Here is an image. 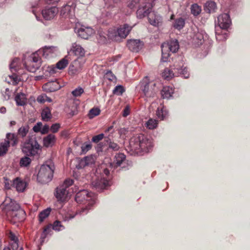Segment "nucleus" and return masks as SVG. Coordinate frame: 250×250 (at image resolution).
I'll return each mask as SVG.
<instances>
[{"mask_svg":"<svg viewBox=\"0 0 250 250\" xmlns=\"http://www.w3.org/2000/svg\"><path fill=\"white\" fill-rule=\"evenodd\" d=\"M154 146L151 137L142 133L133 136L129 141V146L131 150L138 153L143 151L148 152Z\"/></svg>","mask_w":250,"mask_h":250,"instance_id":"1","label":"nucleus"},{"mask_svg":"<svg viewBox=\"0 0 250 250\" xmlns=\"http://www.w3.org/2000/svg\"><path fill=\"white\" fill-rule=\"evenodd\" d=\"M2 206L4 207L8 215L16 218L18 220H22L24 218L25 215V211L21 208L18 204L10 198H6L2 203Z\"/></svg>","mask_w":250,"mask_h":250,"instance_id":"2","label":"nucleus"},{"mask_svg":"<svg viewBox=\"0 0 250 250\" xmlns=\"http://www.w3.org/2000/svg\"><path fill=\"white\" fill-rule=\"evenodd\" d=\"M75 200L80 204H87V205L82 208L80 210L81 214H86L88 209L95 203L93 193L85 189L81 190L77 193Z\"/></svg>","mask_w":250,"mask_h":250,"instance_id":"3","label":"nucleus"},{"mask_svg":"<svg viewBox=\"0 0 250 250\" xmlns=\"http://www.w3.org/2000/svg\"><path fill=\"white\" fill-rule=\"evenodd\" d=\"M163 77L165 79L169 80L174 76H181L184 78H188L189 77V73L186 67H185L183 62L179 64H174V67L172 70L168 68H166L163 73Z\"/></svg>","mask_w":250,"mask_h":250,"instance_id":"4","label":"nucleus"},{"mask_svg":"<svg viewBox=\"0 0 250 250\" xmlns=\"http://www.w3.org/2000/svg\"><path fill=\"white\" fill-rule=\"evenodd\" d=\"M54 170L53 165H42L37 175V181L42 184L49 183L53 177Z\"/></svg>","mask_w":250,"mask_h":250,"instance_id":"5","label":"nucleus"},{"mask_svg":"<svg viewBox=\"0 0 250 250\" xmlns=\"http://www.w3.org/2000/svg\"><path fill=\"white\" fill-rule=\"evenodd\" d=\"M41 146L35 138H29L21 146L22 152L28 156H34L39 153Z\"/></svg>","mask_w":250,"mask_h":250,"instance_id":"6","label":"nucleus"},{"mask_svg":"<svg viewBox=\"0 0 250 250\" xmlns=\"http://www.w3.org/2000/svg\"><path fill=\"white\" fill-rule=\"evenodd\" d=\"M132 27L127 24L120 26L116 29L111 28L108 32V37L115 41H119L121 39L125 38L130 31Z\"/></svg>","mask_w":250,"mask_h":250,"instance_id":"7","label":"nucleus"},{"mask_svg":"<svg viewBox=\"0 0 250 250\" xmlns=\"http://www.w3.org/2000/svg\"><path fill=\"white\" fill-rule=\"evenodd\" d=\"M73 184V180L67 179L56 188L55 195L58 201L64 202L69 199L70 196L69 187Z\"/></svg>","mask_w":250,"mask_h":250,"instance_id":"8","label":"nucleus"},{"mask_svg":"<svg viewBox=\"0 0 250 250\" xmlns=\"http://www.w3.org/2000/svg\"><path fill=\"white\" fill-rule=\"evenodd\" d=\"M179 48V42L177 40H171L167 43H163L161 45V60L163 62H167L169 57V52L170 51L172 53H175L178 51Z\"/></svg>","mask_w":250,"mask_h":250,"instance_id":"9","label":"nucleus"},{"mask_svg":"<svg viewBox=\"0 0 250 250\" xmlns=\"http://www.w3.org/2000/svg\"><path fill=\"white\" fill-rule=\"evenodd\" d=\"M156 91L155 83L145 81L141 83L140 92L141 96L144 98L145 100L148 101L149 99L154 97Z\"/></svg>","mask_w":250,"mask_h":250,"instance_id":"10","label":"nucleus"},{"mask_svg":"<svg viewBox=\"0 0 250 250\" xmlns=\"http://www.w3.org/2000/svg\"><path fill=\"white\" fill-rule=\"evenodd\" d=\"M41 58L36 52L32 54L27 62L24 65L26 69L31 72H35L41 65Z\"/></svg>","mask_w":250,"mask_h":250,"instance_id":"11","label":"nucleus"},{"mask_svg":"<svg viewBox=\"0 0 250 250\" xmlns=\"http://www.w3.org/2000/svg\"><path fill=\"white\" fill-rule=\"evenodd\" d=\"M109 174V171L105 168L103 170V173L101 176L100 179L99 178L93 181L92 185L98 190H101L109 186V181L106 179V177Z\"/></svg>","mask_w":250,"mask_h":250,"instance_id":"12","label":"nucleus"},{"mask_svg":"<svg viewBox=\"0 0 250 250\" xmlns=\"http://www.w3.org/2000/svg\"><path fill=\"white\" fill-rule=\"evenodd\" d=\"M76 4L73 2H69L62 7L61 10V16L64 19H73L74 16V11Z\"/></svg>","mask_w":250,"mask_h":250,"instance_id":"13","label":"nucleus"},{"mask_svg":"<svg viewBox=\"0 0 250 250\" xmlns=\"http://www.w3.org/2000/svg\"><path fill=\"white\" fill-rule=\"evenodd\" d=\"M59 0H39L38 1H34L31 3L32 12L35 15L37 20L39 21L40 18L38 16V14L40 12L42 5L45 3L53 4Z\"/></svg>","mask_w":250,"mask_h":250,"instance_id":"14","label":"nucleus"},{"mask_svg":"<svg viewBox=\"0 0 250 250\" xmlns=\"http://www.w3.org/2000/svg\"><path fill=\"white\" fill-rule=\"evenodd\" d=\"M58 12V9L56 6L46 7L42 10V17L46 20H50L54 18Z\"/></svg>","mask_w":250,"mask_h":250,"instance_id":"15","label":"nucleus"},{"mask_svg":"<svg viewBox=\"0 0 250 250\" xmlns=\"http://www.w3.org/2000/svg\"><path fill=\"white\" fill-rule=\"evenodd\" d=\"M58 49L56 47L45 46L43 48L37 51L36 53H38L39 55L42 54L44 58H47L49 57H53L54 54L56 55V53L58 52Z\"/></svg>","mask_w":250,"mask_h":250,"instance_id":"16","label":"nucleus"},{"mask_svg":"<svg viewBox=\"0 0 250 250\" xmlns=\"http://www.w3.org/2000/svg\"><path fill=\"white\" fill-rule=\"evenodd\" d=\"M218 21L219 26L222 29H228L230 24L231 21L229 14L227 13L223 14L218 17Z\"/></svg>","mask_w":250,"mask_h":250,"instance_id":"17","label":"nucleus"},{"mask_svg":"<svg viewBox=\"0 0 250 250\" xmlns=\"http://www.w3.org/2000/svg\"><path fill=\"white\" fill-rule=\"evenodd\" d=\"M152 7L151 3H147L139 7L136 12L137 17L142 19L147 16L148 17L149 13L151 12Z\"/></svg>","mask_w":250,"mask_h":250,"instance_id":"18","label":"nucleus"},{"mask_svg":"<svg viewBox=\"0 0 250 250\" xmlns=\"http://www.w3.org/2000/svg\"><path fill=\"white\" fill-rule=\"evenodd\" d=\"M127 46L131 51L137 52L143 48L144 43L139 40H130L127 42Z\"/></svg>","mask_w":250,"mask_h":250,"instance_id":"19","label":"nucleus"},{"mask_svg":"<svg viewBox=\"0 0 250 250\" xmlns=\"http://www.w3.org/2000/svg\"><path fill=\"white\" fill-rule=\"evenodd\" d=\"M76 32L78 36L84 39H87L94 33L92 28L89 27L82 26L78 29H76Z\"/></svg>","mask_w":250,"mask_h":250,"instance_id":"20","label":"nucleus"},{"mask_svg":"<svg viewBox=\"0 0 250 250\" xmlns=\"http://www.w3.org/2000/svg\"><path fill=\"white\" fill-rule=\"evenodd\" d=\"M42 88L46 92H52L60 89L61 85L58 82H49L43 85Z\"/></svg>","mask_w":250,"mask_h":250,"instance_id":"21","label":"nucleus"},{"mask_svg":"<svg viewBox=\"0 0 250 250\" xmlns=\"http://www.w3.org/2000/svg\"><path fill=\"white\" fill-rule=\"evenodd\" d=\"M206 38H207V35L205 32L201 30H198L193 37V41L195 44L199 45L203 43Z\"/></svg>","mask_w":250,"mask_h":250,"instance_id":"22","label":"nucleus"},{"mask_svg":"<svg viewBox=\"0 0 250 250\" xmlns=\"http://www.w3.org/2000/svg\"><path fill=\"white\" fill-rule=\"evenodd\" d=\"M95 162V157L92 155L87 156L81 160L79 165L77 166L78 168H82L86 166L92 165Z\"/></svg>","mask_w":250,"mask_h":250,"instance_id":"23","label":"nucleus"},{"mask_svg":"<svg viewBox=\"0 0 250 250\" xmlns=\"http://www.w3.org/2000/svg\"><path fill=\"white\" fill-rule=\"evenodd\" d=\"M82 65L80 62L77 60L74 61L69 67V73L72 75H75L81 71Z\"/></svg>","mask_w":250,"mask_h":250,"instance_id":"24","label":"nucleus"},{"mask_svg":"<svg viewBox=\"0 0 250 250\" xmlns=\"http://www.w3.org/2000/svg\"><path fill=\"white\" fill-rule=\"evenodd\" d=\"M26 187V182L21 178H17L13 181V187L19 192H23Z\"/></svg>","mask_w":250,"mask_h":250,"instance_id":"25","label":"nucleus"},{"mask_svg":"<svg viewBox=\"0 0 250 250\" xmlns=\"http://www.w3.org/2000/svg\"><path fill=\"white\" fill-rule=\"evenodd\" d=\"M70 51H72L75 55L78 57H83L85 54L84 49L80 44L76 43H73L72 44Z\"/></svg>","mask_w":250,"mask_h":250,"instance_id":"26","label":"nucleus"},{"mask_svg":"<svg viewBox=\"0 0 250 250\" xmlns=\"http://www.w3.org/2000/svg\"><path fill=\"white\" fill-rule=\"evenodd\" d=\"M148 19L149 23L154 26H158L159 23L161 21V17L156 15L154 11H151L149 13Z\"/></svg>","mask_w":250,"mask_h":250,"instance_id":"27","label":"nucleus"},{"mask_svg":"<svg viewBox=\"0 0 250 250\" xmlns=\"http://www.w3.org/2000/svg\"><path fill=\"white\" fill-rule=\"evenodd\" d=\"M55 142L56 137L53 134H48L43 140V145L47 147L52 146L55 144Z\"/></svg>","mask_w":250,"mask_h":250,"instance_id":"28","label":"nucleus"},{"mask_svg":"<svg viewBox=\"0 0 250 250\" xmlns=\"http://www.w3.org/2000/svg\"><path fill=\"white\" fill-rule=\"evenodd\" d=\"M125 159V156L123 153H118L115 155L111 165L114 167H119Z\"/></svg>","mask_w":250,"mask_h":250,"instance_id":"29","label":"nucleus"},{"mask_svg":"<svg viewBox=\"0 0 250 250\" xmlns=\"http://www.w3.org/2000/svg\"><path fill=\"white\" fill-rule=\"evenodd\" d=\"M5 141L8 142L9 146H16L18 143L17 136L14 133H7Z\"/></svg>","mask_w":250,"mask_h":250,"instance_id":"30","label":"nucleus"},{"mask_svg":"<svg viewBox=\"0 0 250 250\" xmlns=\"http://www.w3.org/2000/svg\"><path fill=\"white\" fill-rule=\"evenodd\" d=\"M15 101L18 105L23 106L26 103L27 98L26 95L22 93H19L15 97Z\"/></svg>","mask_w":250,"mask_h":250,"instance_id":"31","label":"nucleus"},{"mask_svg":"<svg viewBox=\"0 0 250 250\" xmlns=\"http://www.w3.org/2000/svg\"><path fill=\"white\" fill-rule=\"evenodd\" d=\"M174 92L173 88L170 86H164L161 91V95L163 98L168 99L171 97Z\"/></svg>","mask_w":250,"mask_h":250,"instance_id":"32","label":"nucleus"},{"mask_svg":"<svg viewBox=\"0 0 250 250\" xmlns=\"http://www.w3.org/2000/svg\"><path fill=\"white\" fill-rule=\"evenodd\" d=\"M156 114L159 119L163 120L165 119L168 116V112L166 107L164 106L159 107L157 108Z\"/></svg>","mask_w":250,"mask_h":250,"instance_id":"33","label":"nucleus"},{"mask_svg":"<svg viewBox=\"0 0 250 250\" xmlns=\"http://www.w3.org/2000/svg\"><path fill=\"white\" fill-rule=\"evenodd\" d=\"M42 121L48 122L52 118L51 110L48 107L44 108L41 113Z\"/></svg>","mask_w":250,"mask_h":250,"instance_id":"34","label":"nucleus"},{"mask_svg":"<svg viewBox=\"0 0 250 250\" xmlns=\"http://www.w3.org/2000/svg\"><path fill=\"white\" fill-rule=\"evenodd\" d=\"M29 130V126L27 125L21 126L18 130L17 135L22 138H24L28 134Z\"/></svg>","mask_w":250,"mask_h":250,"instance_id":"35","label":"nucleus"},{"mask_svg":"<svg viewBox=\"0 0 250 250\" xmlns=\"http://www.w3.org/2000/svg\"><path fill=\"white\" fill-rule=\"evenodd\" d=\"M216 9V3L212 1H208L205 4V10L210 13L211 12H214Z\"/></svg>","mask_w":250,"mask_h":250,"instance_id":"36","label":"nucleus"},{"mask_svg":"<svg viewBox=\"0 0 250 250\" xmlns=\"http://www.w3.org/2000/svg\"><path fill=\"white\" fill-rule=\"evenodd\" d=\"M51 208H50L44 209L41 211L39 214V220L40 223L42 222L45 218H46L50 213Z\"/></svg>","mask_w":250,"mask_h":250,"instance_id":"37","label":"nucleus"},{"mask_svg":"<svg viewBox=\"0 0 250 250\" xmlns=\"http://www.w3.org/2000/svg\"><path fill=\"white\" fill-rule=\"evenodd\" d=\"M191 13L195 16L199 15L202 11L201 7L197 3H194L191 5L190 7Z\"/></svg>","mask_w":250,"mask_h":250,"instance_id":"38","label":"nucleus"},{"mask_svg":"<svg viewBox=\"0 0 250 250\" xmlns=\"http://www.w3.org/2000/svg\"><path fill=\"white\" fill-rule=\"evenodd\" d=\"M27 155L22 157L20 161V165L21 167H27L31 163V159Z\"/></svg>","mask_w":250,"mask_h":250,"instance_id":"39","label":"nucleus"},{"mask_svg":"<svg viewBox=\"0 0 250 250\" xmlns=\"http://www.w3.org/2000/svg\"><path fill=\"white\" fill-rule=\"evenodd\" d=\"M185 22L182 18H180L175 20L173 26L175 28L180 30L184 26Z\"/></svg>","mask_w":250,"mask_h":250,"instance_id":"40","label":"nucleus"},{"mask_svg":"<svg viewBox=\"0 0 250 250\" xmlns=\"http://www.w3.org/2000/svg\"><path fill=\"white\" fill-rule=\"evenodd\" d=\"M157 124L158 123L157 120L153 119H150L145 123V126L149 129H153L157 126Z\"/></svg>","mask_w":250,"mask_h":250,"instance_id":"41","label":"nucleus"},{"mask_svg":"<svg viewBox=\"0 0 250 250\" xmlns=\"http://www.w3.org/2000/svg\"><path fill=\"white\" fill-rule=\"evenodd\" d=\"M9 147V143L8 142L4 141L0 144V155H3L8 150V148Z\"/></svg>","mask_w":250,"mask_h":250,"instance_id":"42","label":"nucleus"},{"mask_svg":"<svg viewBox=\"0 0 250 250\" xmlns=\"http://www.w3.org/2000/svg\"><path fill=\"white\" fill-rule=\"evenodd\" d=\"M68 61L65 58L62 59L56 64V67L59 69H63L67 65Z\"/></svg>","mask_w":250,"mask_h":250,"instance_id":"43","label":"nucleus"},{"mask_svg":"<svg viewBox=\"0 0 250 250\" xmlns=\"http://www.w3.org/2000/svg\"><path fill=\"white\" fill-rule=\"evenodd\" d=\"M106 141L108 144V148L109 149H111L114 151H117L119 149V146L115 143L112 142L109 138H108V139H106Z\"/></svg>","mask_w":250,"mask_h":250,"instance_id":"44","label":"nucleus"},{"mask_svg":"<svg viewBox=\"0 0 250 250\" xmlns=\"http://www.w3.org/2000/svg\"><path fill=\"white\" fill-rule=\"evenodd\" d=\"M100 110L98 108H93L90 110L88 113L89 119H92L94 117L98 116L100 113Z\"/></svg>","mask_w":250,"mask_h":250,"instance_id":"45","label":"nucleus"},{"mask_svg":"<svg viewBox=\"0 0 250 250\" xmlns=\"http://www.w3.org/2000/svg\"><path fill=\"white\" fill-rule=\"evenodd\" d=\"M228 34L226 31L222 32L221 34L217 33L216 35V39L219 41H225L227 39Z\"/></svg>","mask_w":250,"mask_h":250,"instance_id":"46","label":"nucleus"},{"mask_svg":"<svg viewBox=\"0 0 250 250\" xmlns=\"http://www.w3.org/2000/svg\"><path fill=\"white\" fill-rule=\"evenodd\" d=\"M83 92V89L81 87H78L72 91V94L76 97L80 96Z\"/></svg>","mask_w":250,"mask_h":250,"instance_id":"47","label":"nucleus"},{"mask_svg":"<svg viewBox=\"0 0 250 250\" xmlns=\"http://www.w3.org/2000/svg\"><path fill=\"white\" fill-rule=\"evenodd\" d=\"M19 62V59L18 58H15L13 60L11 63H10L9 67L11 71L13 70L16 71L18 70L17 64Z\"/></svg>","mask_w":250,"mask_h":250,"instance_id":"48","label":"nucleus"},{"mask_svg":"<svg viewBox=\"0 0 250 250\" xmlns=\"http://www.w3.org/2000/svg\"><path fill=\"white\" fill-rule=\"evenodd\" d=\"M124 91V87L121 85H118L113 90V93L118 95H121Z\"/></svg>","mask_w":250,"mask_h":250,"instance_id":"49","label":"nucleus"},{"mask_svg":"<svg viewBox=\"0 0 250 250\" xmlns=\"http://www.w3.org/2000/svg\"><path fill=\"white\" fill-rule=\"evenodd\" d=\"M63 229V227L62 225L61 222L59 221H56L53 224V229L58 231L61 230Z\"/></svg>","mask_w":250,"mask_h":250,"instance_id":"50","label":"nucleus"},{"mask_svg":"<svg viewBox=\"0 0 250 250\" xmlns=\"http://www.w3.org/2000/svg\"><path fill=\"white\" fill-rule=\"evenodd\" d=\"M60 127H61V125L60 124L55 123V124H53L51 126V127L50 128V130L52 133H55L59 131Z\"/></svg>","mask_w":250,"mask_h":250,"instance_id":"51","label":"nucleus"},{"mask_svg":"<svg viewBox=\"0 0 250 250\" xmlns=\"http://www.w3.org/2000/svg\"><path fill=\"white\" fill-rule=\"evenodd\" d=\"M104 134L101 133L94 136L92 139V141L95 143H97L104 138Z\"/></svg>","mask_w":250,"mask_h":250,"instance_id":"52","label":"nucleus"},{"mask_svg":"<svg viewBox=\"0 0 250 250\" xmlns=\"http://www.w3.org/2000/svg\"><path fill=\"white\" fill-rule=\"evenodd\" d=\"M42 125L41 122H38L33 127V130L35 132H41Z\"/></svg>","mask_w":250,"mask_h":250,"instance_id":"53","label":"nucleus"},{"mask_svg":"<svg viewBox=\"0 0 250 250\" xmlns=\"http://www.w3.org/2000/svg\"><path fill=\"white\" fill-rule=\"evenodd\" d=\"M13 187V181L7 179H4V187L7 189H9Z\"/></svg>","mask_w":250,"mask_h":250,"instance_id":"54","label":"nucleus"},{"mask_svg":"<svg viewBox=\"0 0 250 250\" xmlns=\"http://www.w3.org/2000/svg\"><path fill=\"white\" fill-rule=\"evenodd\" d=\"M92 146L90 144H87L85 145H83L82 146V151L83 153H85L86 152H87L89 150H90Z\"/></svg>","mask_w":250,"mask_h":250,"instance_id":"55","label":"nucleus"},{"mask_svg":"<svg viewBox=\"0 0 250 250\" xmlns=\"http://www.w3.org/2000/svg\"><path fill=\"white\" fill-rule=\"evenodd\" d=\"M51 230V227L50 226H46L45 227L43 231L41 237L42 238H45L47 235L49 233L50 231Z\"/></svg>","mask_w":250,"mask_h":250,"instance_id":"56","label":"nucleus"},{"mask_svg":"<svg viewBox=\"0 0 250 250\" xmlns=\"http://www.w3.org/2000/svg\"><path fill=\"white\" fill-rule=\"evenodd\" d=\"M50 129L49 126L47 125H45L42 128L41 132L42 134H46L48 132Z\"/></svg>","mask_w":250,"mask_h":250,"instance_id":"57","label":"nucleus"},{"mask_svg":"<svg viewBox=\"0 0 250 250\" xmlns=\"http://www.w3.org/2000/svg\"><path fill=\"white\" fill-rule=\"evenodd\" d=\"M130 114V108L128 106H126L123 111V116L127 117Z\"/></svg>","mask_w":250,"mask_h":250,"instance_id":"58","label":"nucleus"},{"mask_svg":"<svg viewBox=\"0 0 250 250\" xmlns=\"http://www.w3.org/2000/svg\"><path fill=\"white\" fill-rule=\"evenodd\" d=\"M114 132V129L113 128V126L111 125L109 126L107 129L105 130V133L106 134L107 133H109V135H108V137H107V139H108V138L109 137L110 134H112Z\"/></svg>","mask_w":250,"mask_h":250,"instance_id":"59","label":"nucleus"},{"mask_svg":"<svg viewBox=\"0 0 250 250\" xmlns=\"http://www.w3.org/2000/svg\"><path fill=\"white\" fill-rule=\"evenodd\" d=\"M3 100H8L10 97V94L8 88L5 89L4 94H3Z\"/></svg>","mask_w":250,"mask_h":250,"instance_id":"60","label":"nucleus"},{"mask_svg":"<svg viewBox=\"0 0 250 250\" xmlns=\"http://www.w3.org/2000/svg\"><path fill=\"white\" fill-rule=\"evenodd\" d=\"M105 77L110 81H113L115 78L110 71H108L105 73Z\"/></svg>","mask_w":250,"mask_h":250,"instance_id":"61","label":"nucleus"},{"mask_svg":"<svg viewBox=\"0 0 250 250\" xmlns=\"http://www.w3.org/2000/svg\"><path fill=\"white\" fill-rule=\"evenodd\" d=\"M9 77L11 80H12V81L13 84L16 85L18 83L19 80L16 76L13 75L12 76H10Z\"/></svg>","mask_w":250,"mask_h":250,"instance_id":"62","label":"nucleus"},{"mask_svg":"<svg viewBox=\"0 0 250 250\" xmlns=\"http://www.w3.org/2000/svg\"><path fill=\"white\" fill-rule=\"evenodd\" d=\"M138 3V0H132L128 4V6L130 9H133Z\"/></svg>","mask_w":250,"mask_h":250,"instance_id":"63","label":"nucleus"},{"mask_svg":"<svg viewBox=\"0 0 250 250\" xmlns=\"http://www.w3.org/2000/svg\"><path fill=\"white\" fill-rule=\"evenodd\" d=\"M9 238L10 240L14 242H15L16 241H18V239L17 236L11 232L9 234Z\"/></svg>","mask_w":250,"mask_h":250,"instance_id":"64","label":"nucleus"}]
</instances>
